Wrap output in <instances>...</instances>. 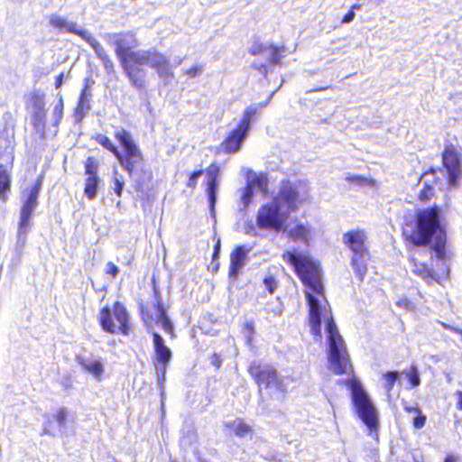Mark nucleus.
Returning a JSON list of instances; mask_svg holds the SVG:
<instances>
[{
    "mask_svg": "<svg viewBox=\"0 0 462 462\" xmlns=\"http://www.w3.org/2000/svg\"><path fill=\"white\" fill-rule=\"evenodd\" d=\"M443 211L439 205L422 208L414 216V228L410 234L403 232V239L412 246H430L435 252L440 262L437 267L422 261L420 252L409 255L413 274L424 280L427 283H440L449 276V269L445 263L447 231L443 223Z\"/></svg>",
    "mask_w": 462,
    "mask_h": 462,
    "instance_id": "f257e3e1",
    "label": "nucleus"
},
{
    "mask_svg": "<svg viewBox=\"0 0 462 462\" xmlns=\"http://www.w3.org/2000/svg\"><path fill=\"white\" fill-rule=\"evenodd\" d=\"M282 259L292 266L296 275L307 288L305 297L308 304V320L310 332L315 337H321V314L320 301H327L324 287L321 282V270L319 266L308 255L297 254L291 251H285Z\"/></svg>",
    "mask_w": 462,
    "mask_h": 462,
    "instance_id": "f03ea898",
    "label": "nucleus"
},
{
    "mask_svg": "<svg viewBox=\"0 0 462 462\" xmlns=\"http://www.w3.org/2000/svg\"><path fill=\"white\" fill-rule=\"evenodd\" d=\"M114 136L121 145L122 150H119L112 140L104 134H95L91 136V140L112 153L130 177L140 172L147 175L148 179H152V172L150 170L144 171L143 169L144 155L134 141L132 133L125 128H121L115 132Z\"/></svg>",
    "mask_w": 462,
    "mask_h": 462,
    "instance_id": "7ed1b4c3",
    "label": "nucleus"
},
{
    "mask_svg": "<svg viewBox=\"0 0 462 462\" xmlns=\"http://www.w3.org/2000/svg\"><path fill=\"white\" fill-rule=\"evenodd\" d=\"M118 60L131 85L138 89L144 88L145 81L140 75L142 69L134 68V66L148 65L154 69L161 77L172 76L169 60L156 49L147 51H133L130 49Z\"/></svg>",
    "mask_w": 462,
    "mask_h": 462,
    "instance_id": "20e7f679",
    "label": "nucleus"
},
{
    "mask_svg": "<svg viewBox=\"0 0 462 462\" xmlns=\"http://www.w3.org/2000/svg\"><path fill=\"white\" fill-rule=\"evenodd\" d=\"M326 331L328 334V358L330 369L337 375L353 374L354 368L349 355L332 316L326 319Z\"/></svg>",
    "mask_w": 462,
    "mask_h": 462,
    "instance_id": "39448f33",
    "label": "nucleus"
},
{
    "mask_svg": "<svg viewBox=\"0 0 462 462\" xmlns=\"http://www.w3.org/2000/svg\"><path fill=\"white\" fill-rule=\"evenodd\" d=\"M49 23L51 27L61 32H70L80 37L92 47L97 57L101 60L106 73L110 74L115 71L114 62L106 49L87 30L79 28L77 23L69 22L56 14L50 16Z\"/></svg>",
    "mask_w": 462,
    "mask_h": 462,
    "instance_id": "423d86ee",
    "label": "nucleus"
},
{
    "mask_svg": "<svg viewBox=\"0 0 462 462\" xmlns=\"http://www.w3.org/2000/svg\"><path fill=\"white\" fill-rule=\"evenodd\" d=\"M98 322L101 328L109 334L128 336L133 331L130 315L125 304L115 301L110 308L105 306L100 309Z\"/></svg>",
    "mask_w": 462,
    "mask_h": 462,
    "instance_id": "0eeeda50",
    "label": "nucleus"
},
{
    "mask_svg": "<svg viewBox=\"0 0 462 462\" xmlns=\"http://www.w3.org/2000/svg\"><path fill=\"white\" fill-rule=\"evenodd\" d=\"M343 383L351 392L352 401L359 418L371 433L377 434L379 429L377 413L360 381L353 376Z\"/></svg>",
    "mask_w": 462,
    "mask_h": 462,
    "instance_id": "6e6552de",
    "label": "nucleus"
},
{
    "mask_svg": "<svg viewBox=\"0 0 462 462\" xmlns=\"http://www.w3.org/2000/svg\"><path fill=\"white\" fill-rule=\"evenodd\" d=\"M154 301L150 307L143 302L139 303V314L141 319L147 330H151L154 326H161L162 329L171 337L174 336V326L167 314V308L164 306L161 292L154 286Z\"/></svg>",
    "mask_w": 462,
    "mask_h": 462,
    "instance_id": "1a4fd4ad",
    "label": "nucleus"
},
{
    "mask_svg": "<svg viewBox=\"0 0 462 462\" xmlns=\"http://www.w3.org/2000/svg\"><path fill=\"white\" fill-rule=\"evenodd\" d=\"M343 244L353 252L351 264L362 281L367 270L366 262L370 258L366 246V236L364 230L353 229L343 234Z\"/></svg>",
    "mask_w": 462,
    "mask_h": 462,
    "instance_id": "9d476101",
    "label": "nucleus"
},
{
    "mask_svg": "<svg viewBox=\"0 0 462 462\" xmlns=\"http://www.w3.org/2000/svg\"><path fill=\"white\" fill-rule=\"evenodd\" d=\"M256 106H248L245 109L239 122L219 144V150L226 154H234L240 151L243 143L247 137L252 121L258 114Z\"/></svg>",
    "mask_w": 462,
    "mask_h": 462,
    "instance_id": "9b49d317",
    "label": "nucleus"
},
{
    "mask_svg": "<svg viewBox=\"0 0 462 462\" xmlns=\"http://www.w3.org/2000/svg\"><path fill=\"white\" fill-rule=\"evenodd\" d=\"M441 163L446 170L448 189H457L462 180V154L453 143L445 144L441 152Z\"/></svg>",
    "mask_w": 462,
    "mask_h": 462,
    "instance_id": "f8f14e48",
    "label": "nucleus"
},
{
    "mask_svg": "<svg viewBox=\"0 0 462 462\" xmlns=\"http://www.w3.org/2000/svg\"><path fill=\"white\" fill-rule=\"evenodd\" d=\"M247 372L259 388H271L284 392L283 382L277 369L268 364L253 361L247 367Z\"/></svg>",
    "mask_w": 462,
    "mask_h": 462,
    "instance_id": "ddd939ff",
    "label": "nucleus"
},
{
    "mask_svg": "<svg viewBox=\"0 0 462 462\" xmlns=\"http://www.w3.org/2000/svg\"><path fill=\"white\" fill-rule=\"evenodd\" d=\"M309 188L305 183L300 182L297 186L291 181H283L278 196L275 198V203L286 208L288 213L294 212L299 208V205L309 200Z\"/></svg>",
    "mask_w": 462,
    "mask_h": 462,
    "instance_id": "4468645a",
    "label": "nucleus"
},
{
    "mask_svg": "<svg viewBox=\"0 0 462 462\" xmlns=\"http://www.w3.org/2000/svg\"><path fill=\"white\" fill-rule=\"evenodd\" d=\"M42 185V178H38L31 187L29 193L24 199L20 209V219L18 223L19 233H26L30 226V219L33 214V210L38 205V197Z\"/></svg>",
    "mask_w": 462,
    "mask_h": 462,
    "instance_id": "2eb2a0df",
    "label": "nucleus"
},
{
    "mask_svg": "<svg viewBox=\"0 0 462 462\" xmlns=\"http://www.w3.org/2000/svg\"><path fill=\"white\" fill-rule=\"evenodd\" d=\"M256 224L260 228L281 231L283 219L280 214V205L275 202L263 205L258 210Z\"/></svg>",
    "mask_w": 462,
    "mask_h": 462,
    "instance_id": "dca6fc26",
    "label": "nucleus"
},
{
    "mask_svg": "<svg viewBox=\"0 0 462 462\" xmlns=\"http://www.w3.org/2000/svg\"><path fill=\"white\" fill-rule=\"evenodd\" d=\"M99 163L94 156H88L84 162V171L87 175L84 185V194L88 199L92 200L96 198L98 190Z\"/></svg>",
    "mask_w": 462,
    "mask_h": 462,
    "instance_id": "f3484780",
    "label": "nucleus"
},
{
    "mask_svg": "<svg viewBox=\"0 0 462 462\" xmlns=\"http://www.w3.org/2000/svg\"><path fill=\"white\" fill-rule=\"evenodd\" d=\"M205 192L208 199L211 211H214L217 203V193L218 189V177L221 170L218 164L210 163L206 168Z\"/></svg>",
    "mask_w": 462,
    "mask_h": 462,
    "instance_id": "a211bd4d",
    "label": "nucleus"
},
{
    "mask_svg": "<svg viewBox=\"0 0 462 462\" xmlns=\"http://www.w3.org/2000/svg\"><path fill=\"white\" fill-rule=\"evenodd\" d=\"M152 342L154 349V365L165 373L172 357L171 349L165 345L163 338L157 332H152Z\"/></svg>",
    "mask_w": 462,
    "mask_h": 462,
    "instance_id": "6ab92c4d",
    "label": "nucleus"
},
{
    "mask_svg": "<svg viewBox=\"0 0 462 462\" xmlns=\"http://www.w3.org/2000/svg\"><path fill=\"white\" fill-rule=\"evenodd\" d=\"M113 44L115 46L116 55L119 59L128 50L138 46V41L135 37L134 32H133L131 31L122 32L114 34Z\"/></svg>",
    "mask_w": 462,
    "mask_h": 462,
    "instance_id": "aec40b11",
    "label": "nucleus"
},
{
    "mask_svg": "<svg viewBox=\"0 0 462 462\" xmlns=\"http://www.w3.org/2000/svg\"><path fill=\"white\" fill-rule=\"evenodd\" d=\"M77 364L97 380H101L105 373L104 364L100 359L88 360L84 356H76Z\"/></svg>",
    "mask_w": 462,
    "mask_h": 462,
    "instance_id": "412c9836",
    "label": "nucleus"
},
{
    "mask_svg": "<svg viewBox=\"0 0 462 462\" xmlns=\"http://www.w3.org/2000/svg\"><path fill=\"white\" fill-rule=\"evenodd\" d=\"M246 251L242 245L236 246L230 254V264L228 276L231 279H236L238 273L245 264Z\"/></svg>",
    "mask_w": 462,
    "mask_h": 462,
    "instance_id": "4be33fe9",
    "label": "nucleus"
},
{
    "mask_svg": "<svg viewBox=\"0 0 462 462\" xmlns=\"http://www.w3.org/2000/svg\"><path fill=\"white\" fill-rule=\"evenodd\" d=\"M224 427L226 429L232 430L234 435L238 438H244L254 433L252 426L246 423L242 419H237L234 421L226 422L224 424Z\"/></svg>",
    "mask_w": 462,
    "mask_h": 462,
    "instance_id": "5701e85b",
    "label": "nucleus"
},
{
    "mask_svg": "<svg viewBox=\"0 0 462 462\" xmlns=\"http://www.w3.org/2000/svg\"><path fill=\"white\" fill-rule=\"evenodd\" d=\"M310 230L304 224L298 222L294 226L289 229L288 236L293 241H302L308 243Z\"/></svg>",
    "mask_w": 462,
    "mask_h": 462,
    "instance_id": "b1692460",
    "label": "nucleus"
},
{
    "mask_svg": "<svg viewBox=\"0 0 462 462\" xmlns=\"http://www.w3.org/2000/svg\"><path fill=\"white\" fill-rule=\"evenodd\" d=\"M11 191V172L5 169H0V200H6Z\"/></svg>",
    "mask_w": 462,
    "mask_h": 462,
    "instance_id": "393cba45",
    "label": "nucleus"
},
{
    "mask_svg": "<svg viewBox=\"0 0 462 462\" xmlns=\"http://www.w3.org/2000/svg\"><path fill=\"white\" fill-rule=\"evenodd\" d=\"M404 411L415 414V417L412 420V426L415 429H421L425 426L427 417L422 413V411L419 406H405Z\"/></svg>",
    "mask_w": 462,
    "mask_h": 462,
    "instance_id": "a878e982",
    "label": "nucleus"
},
{
    "mask_svg": "<svg viewBox=\"0 0 462 462\" xmlns=\"http://www.w3.org/2000/svg\"><path fill=\"white\" fill-rule=\"evenodd\" d=\"M434 184L435 183L433 182L430 183L427 181L423 183L422 188L420 189L418 193V200L420 202L426 204L436 196Z\"/></svg>",
    "mask_w": 462,
    "mask_h": 462,
    "instance_id": "bb28decb",
    "label": "nucleus"
},
{
    "mask_svg": "<svg viewBox=\"0 0 462 462\" xmlns=\"http://www.w3.org/2000/svg\"><path fill=\"white\" fill-rule=\"evenodd\" d=\"M268 51H270V56L268 59L269 64L272 65H280L282 62V59L283 57V53L285 52L284 46H275L271 44L268 46Z\"/></svg>",
    "mask_w": 462,
    "mask_h": 462,
    "instance_id": "cd10ccee",
    "label": "nucleus"
},
{
    "mask_svg": "<svg viewBox=\"0 0 462 462\" xmlns=\"http://www.w3.org/2000/svg\"><path fill=\"white\" fill-rule=\"evenodd\" d=\"M89 95H90V85H89V79L88 78L85 79L84 87L81 89V92H80V95L79 97L78 108L84 109V108L89 107L88 100V97Z\"/></svg>",
    "mask_w": 462,
    "mask_h": 462,
    "instance_id": "c85d7f7f",
    "label": "nucleus"
},
{
    "mask_svg": "<svg viewBox=\"0 0 462 462\" xmlns=\"http://www.w3.org/2000/svg\"><path fill=\"white\" fill-rule=\"evenodd\" d=\"M32 125L35 127H43L45 125V120H46V110L45 108H37L34 109L32 113Z\"/></svg>",
    "mask_w": 462,
    "mask_h": 462,
    "instance_id": "c756f323",
    "label": "nucleus"
},
{
    "mask_svg": "<svg viewBox=\"0 0 462 462\" xmlns=\"http://www.w3.org/2000/svg\"><path fill=\"white\" fill-rule=\"evenodd\" d=\"M404 374L410 382L411 387H417L420 383V374L415 365H411Z\"/></svg>",
    "mask_w": 462,
    "mask_h": 462,
    "instance_id": "7c9ffc66",
    "label": "nucleus"
},
{
    "mask_svg": "<svg viewBox=\"0 0 462 462\" xmlns=\"http://www.w3.org/2000/svg\"><path fill=\"white\" fill-rule=\"evenodd\" d=\"M385 382V389L387 392H391L393 389L394 383L399 379V373L396 371H389L383 374Z\"/></svg>",
    "mask_w": 462,
    "mask_h": 462,
    "instance_id": "2f4dec72",
    "label": "nucleus"
},
{
    "mask_svg": "<svg viewBox=\"0 0 462 462\" xmlns=\"http://www.w3.org/2000/svg\"><path fill=\"white\" fill-rule=\"evenodd\" d=\"M346 180L359 187L371 185L373 183L372 180L361 175H348L346 177Z\"/></svg>",
    "mask_w": 462,
    "mask_h": 462,
    "instance_id": "473e14b6",
    "label": "nucleus"
},
{
    "mask_svg": "<svg viewBox=\"0 0 462 462\" xmlns=\"http://www.w3.org/2000/svg\"><path fill=\"white\" fill-rule=\"evenodd\" d=\"M269 294L273 295L278 288V282L273 275H266L263 281Z\"/></svg>",
    "mask_w": 462,
    "mask_h": 462,
    "instance_id": "72a5a7b5",
    "label": "nucleus"
},
{
    "mask_svg": "<svg viewBox=\"0 0 462 462\" xmlns=\"http://www.w3.org/2000/svg\"><path fill=\"white\" fill-rule=\"evenodd\" d=\"M202 170H195L192 172H190L186 182V186L191 190H194L197 188L198 180L202 175Z\"/></svg>",
    "mask_w": 462,
    "mask_h": 462,
    "instance_id": "f704fd0d",
    "label": "nucleus"
},
{
    "mask_svg": "<svg viewBox=\"0 0 462 462\" xmlns=\"http://www.w3.org/2000/svg\"><path fill=\"white\" fill-rule=\"evenodd\" d=\"M243 328L246 336V343L248 345H252L255 333L254 322L252 320L245 321L243 325Z\"/></svg>",
    "mask_w": 462,
    "mask_h": 462,
    "instance_id": "c9c22d12",
    "label": "nucleus"
},
{
    "mask_svg": "<svg viewBox=\"0 0 462 462\" xmlns=\"http://www.w3.org/2000/svg\"><path fill=\"white\" fill-rule=\"evenodd\" d=\"M30 102L34 109L44 108V95L34 92L31 95Z\"/></svg>",
    "mask_w": 462,
    "mask_h": 462,
    "instance_id": "e433bc0d",
    "label": "nucleus"
},
{
    "mask_svg": "<svg viewBox=\"0 0 462 462\" xmlns=\"http://www.w3.org/2000/svg\"><path fill=\"white\" fill-rule=\"evenodd\" d=\"M63 109H64L63 100H62V98H60L53 108V115L55 116L54 125H59V124L60 123L62 116H63Z\"/></svg>",
    "mask_w": 462,
    "mask_h": 462,
    "instance_id": "4c0bfd02",
    "label": "nucleus"
},
{
    "mask_svg": "<svg viewBox=\"0 0 462 462\" xmlns=\"http://www.w3.org/2000/svg\"><path fill=\"white\" fill-rule=\"evenodd\" d=\"M53 419L60 426H64L67 420V410L64 407L60 408L53 415Z\"/></svg>",
    "mask_w": 462,
    "mask_h": 462,
    "instance_id": "58836bf2",
    "label": "nucleus"
},
{
    "mask_svg": "<svg viewBox=\"0 0 462 462\" xmlns=\"http://www.w3.org/2000/svg\"><path fill=\"white\" fill-rule=\"evenodd\" d=\"M266 50H268V47L259 42H255L249 50V53L253 56H258L264 52Z\"/></svg>",
    "mask_w": 462,
    "mask_h": 462,
    "instance_id": "ea45409f",
    "label": "nucleus"
},
{
    "mask_svg": "<svg viewBox=\"0 0 462 462\" xmlns=\"http://www.w3.org/2000/svg\"><path fill=\"white\" fill-rule=\"evenodd\" d=\"M360 8V5H352V7L350 8V10L342 17L341 19V23H348L350 22H352L355 18V12L354 10L355 9H359Z\"/></svg>",
    "mask_w": 462,
    "mask_h": 462,
    "instance_id": "a19ab883",
    "label": "nucleus"
},
{
    "mask_svg": "<svg viewBox=\"0 0 462 462\" xmlns=\"http://www.w3.org/2000/svg\"><path fill=\"white\" fill-rule=\"evenodd\" d=\"M106 274L110 275L113 278H116L119 273L118 267L112 262H108L106 266Z\"/></svg>",
    "mask_w": 462,
    "mask_h": 462,
    "instance_id": "79ce46f5",
    "label": "nucleus"
},
{
    "mask_svg": "<svg viewBox=\"0 0 462 462\" xmlns=\"http://www.w3.org/2000/svg\"><path fill=\"white\" fill-rule=\"evenodd\" d=\"M113 182H114V191H115V193L118 197H121L123 189H124V187H125V182L123 180H119L118 178H114Z\"/></svg>",
    "mask_w": 462,
    "mask_h": 462,
    "instance_id": "37998d69",
    "label": "nucleus"
},
{
    "mask_svg": "<svg viewBox=\"0 0 462 462\" xmlns=\"http://www.w3.org/2000/svg\"><path fill=\"white\" fill-rule=\"evenodd\" d=\"M201 71H202L201 66L194 65L185 70V75H187L189 78H194L197 75L200 74Z\"/></svg>",
    "mask_w": 462,
    "mask_h": 462,
    "instance_id": "c03bdc74",
    "label": "nucleus"
},
{
    "mask_svg": "<svg viewBox=\"0 0 462 462\" xmlns=\"http://www.w3.org/2000/svg\"><path fill=\"white\" fill-rule=\"evenodd\" d=\"M427 175H432V177L434 178V180H433V183H437L438 181V178H437V169L436 168H433V167H430L429 169H427L420 176V180L424 178L425 176Z\"/></svg>",
    "mask_w": 462,
    "mask_h": 462,
    "instance_id": "a18cd8bd",
    "label": "nucleus"
},
{
    "mask_svg": "<svg viewBox=\"0 0 462 462\" xmlns=\"http://www.w3.org/2000/svg\"><path fill=\"white\" fill-rule=\"evenodd\" d=\"M210 361L212 365H214L217 369H219L222 365V358L220 355L214 353L210 356Z\"/></svg>",
    "mask_w": 462,
    "mask_h": 462,
    "instance_id": "49530a36",
    "label": "nucleus"
},
{
    "mask_svg": "<svg viewBox=\"0 0 462 462\" xmlns=\"http://www.w3.org/2000/svg\"><path fill=\"white\" fill-rule=\"evenodd\" d=\"M63 78H64V73L63 72L60 73L55 78L54 86H55L56 89H59L62 86V84H63Z\"/></svg>",
    "mask_w": 462,
    "mask_h": 462,
    "instance_id": "de8ad7c7",
    "label": "nucleus"
},
{
    "mask_svg": "<svg viewBox=\"0 0 462 462\" xmlns=\"http://www.w3.org/2000/svg\"><path fill=\"white\" fill-rule=\"evenodd\" d=\"M455 395L457 397L456 407L457 410L462 411V391H457Z\"/></svg>",
    "mask_w": 462,
    "mask_h": 462,
    "instance_id": "09e8293b",
    "label": "nucleus"
},
{
    "mask_svg": "<svg viewBox=\"0 0 462 462\" xmlns=\"http://www.w3.org/2000/svg\"><path fill=\"white\" fill-rule=\"evenodd\" d=\"M220 246H221L220 239H217V243L214 245V251H213V254H212L213 260H215L218 257L219 253H220Z\"/></svg>",
    "mask_w": 462,
    "mask_h": 462,
    "instance_id": "8fccbe9b",
    "label": "nucleus"
},
{
    "mask_svg": "<svg viewBox=\"0 0 462 462\" xmlns=\"http://www.w3.org/2000/svg\"><path fill=\"white\" fill-rule=\"evenodd\" d=\"M254 68L261 72H263L264 75L267 74V68L264 64H256L254 65Z\"/></svg>",
    "mask_w": 462,
    "mask_h": 462,
    "instance_id": "3c124183",
    "label": "nucleus"
},
{
    "mask_svg": "<svg viewBox=\"0 0 462 462\" xmlns=\"http://www.w3.org/2000/svg\"><path fill=\"white\" fill-rule=\"evenodd\" d=\"M457 460H458L457 457L451 455V454H448L444 457L443 462H457Z\"/></svg>",
    "mask_w": 462,
    "mask_h": 462,
    "instance_id": "603ef678",
    "label": "nucleus"
},
{
    "mask_svg": "<svg viewBox=\"0 0 462 462\" xmlns=\"http://www.w3.org/2000/svg\"><path fill=\"white\" fill-rule=\"evenodd\" d=\"M251 195H252V191H251V189L248 188V189H246V191L245 192V195H244V196H245V197H248V198H249Z\"/></svg>",
    "mask_w": 462,
    "mask_h": 462,
    "instance_id": "864d4df0",
    "label": "nucleus"
},
{
    "mask_svg": "<svg viewBox=\"0 0 462 462\" xmlns=\"http://www.w3.org/2000/svg\"><path fill=\"white\" fill-rule=\"evenodd\" d=\"M43 431H44V433H45V434H51V431H50V430L47 428V426H46V427H44Z\"/></svg>",
    "mask_w": 462,
    "mask_h": 462,
    "instance_id": "5fc2aeb1",
    "label": "nucleus"
},
{
    "mask_svg": "<svg viewBox=\"0 0 462 462\" xmlns=\"http://www.w3.org/2000/svg\"><path fill=\"white\" fill-rule=\"evenodd\" d=\"M14 156L11 157V164L13 163Z\"/></svg>",
    "mask_w": 462,
    "mask_h": 462,
    "instance_id": "6e6d98bb",
    "label": "nucleus"
}]
</instances>
